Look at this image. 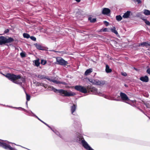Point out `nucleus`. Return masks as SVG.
I'll return each mask as SVG.
<instances>
[{"label":"nucleus","mask_w":150,"mask_h":150,"mask_svg":"<svg viewBox=\"0 0 150 150\" xmlns=\"http://www.w3.org/2000/svg\"><path fill=\"white\" fill-rule=\"evenodd\" d=\"M4 76L9 80L16 84L21 85L25 81V78L20 75L8 73Z\"/></svg>","instance_id":"f257e3e1"},{"label":"nucleus","mask_w":150,"mask_h":150,"mask_svg":"<svg viewBox=\"0 0 150 150\" xmlns=\"http://www.w3.org/2000/svg\"><path fill=\"white\" fill-rule=\"evenodd\" d=\"M52 90L55 93H59L60 95L63 96H70L75 95L76 93L71 91L67 92V91L64 90L62 89H57L54 88H53Z\"/></svg>","instance_id":"f03ea898"},{"label":"nucleus","mask_w":150,"mask_h":150,"mask_svg":"<svg viewBox=\"0 0 150 150\" xmlns=\"http://www.w3.org/2000/svg\"><path fill=\"white\" fill-rule=\"evenodd\" d=\"M14 41V39L11 37H8L7 38L3 36H0V45H1L11 43L13 42Z\"/></svg>","instance_id":"7ed1b4c3"},{"label":"nucleus","mask_w":150,"mask_h":150,"mask_svg":"<svg viewBox=\"0 0 150 150\" xmlns=\"http://www.w3.org/2000/svg\"><path fill=\"white\" fill-rule=\"evenodd\" d=\"M87 92H91L93 94L95 95H98L101 96L102 94L100 93H98L97 91V89L94 87L88 85L87 86Z\"/></svg>","instance_id":"20e7f679"},{"label":"nucleus","mask_w":150,"mask_h":150,"mask_svg":"<svg viewBox=\"0 0 150 150\" xmlns=\"http://www.w3.org/2000/svg\"><path fill=\"white\" fill-rule=\"evenodd\" d=\"M89 81L94 85H103L105 84V81H100L98 80H95L92 79H89Z\"/></svg>","instance_id":"39448f33"},{"label":"nucleus","mask_w":150,"mask_h":150,"mask_svg":"<svg viewBox=\"0 0 150 150\" xmlns=\"http://www.w3.org/2000/svg\"><path fill=\"white\" fill-rule=\"evenodd\" d=\"M74 89L77 91L84 93H86L88 92H87V88H86L80 85L75 86L74 87Z\"/></svg>","instance_id":"423d86ee"},{"label":"nucleus","mask_w":150,"mask_h":150,"mask_svg":"<svg viewBox=\"0 0 150 150\" xmlns=\"http://www.w3.org/2000/svg\"><path fill=\"white\" fill-rule=\"evenodd\" d=\"M0 146L6 149L15 150L14 149L11 147L9 145L3 142H0Z\"/></svg>","instance_id":"0eeeda50"},{"label":"nucleus","mask_w":150,"mask_h":150,"mask_svg":"<svg viewBox=\"0 0 150 150\" xmlns=\"http://www.w3.org/2000/svg\"><path fill=\"white\" fill-rule=\"evenodd\" d=\"M56 60L58 64L65 66L68 64L67 61H65L62 58H57Z\"/></svg>","instance_id":"6e6552de"},{"label":"nucleus","mask_w":150,"mask_h":150,"mask_svg":"<svg viewBox=\"0 0 150 150\" xmlns=\"http://www.w3.org/2000/svg\"><path fill=\"white\" fill-rule=\"evenodd\" d=\"M120 96L122 100L123 101H130L129 99L125 93L121 92L120 93Z\"/></svg>","instance_id":"1a4fd4ad"},{"label":"nucleus","mask_w":150,"mask_h":150,"mask_svg":"<svg viewBox=\"0 0 150 150\" xmlns=\"http://www.w3.org/2000/svg\"><path fill=\"white\" fill-rule=\"evenodd\" d=\"M77 139L79 141H81V143L83 146H84L85 144H87V142L85 140L83 136L81 134H79L77 137Z\"/></svg>","instance_id":"9d476101"},{"label":"nucleus","mask_w":150,"mask_h":150,"mask_svg":"<svg viewBox=\"0 0 150 150\" xmlns=\"http://www.w3.org/2000/svg\"><path fill=\"white\" fill-rule=\"evenodd\" d=\"M36 77L40 79H46L49 81H50V78L48 76L45 75H42L41 74H36L35 75Z\"/></svg>","instance_id":"9b49d317"},{"label":"nucleus","mask_w":150,"mask_h":150,"mask_svg":"<svg viewBox=\"0 0 150 150\" xmlns=\"http://www.w3.org/2000/svg\"><path fill=\"white\" fill-rule=\"evenodd\" d=\"M110 10L109 8H104L103 9L102 13L104 15H108L110 13Z\"/></svg>","instance_id":"f8f14e48"},{"label":"nucleus","mask_w":150,"mask_h":150,"mask_svg":"<svg viewBox=\"0 0 150 150\" xmlns=\"http://www.w3.org/2000/svg\"><path fill=\"white\" fill-rule=\"evenodd\" d=\"M140 46L145 47L146 48H147L149 46H150V43H149L148 42H142L139 44V46Z\"/></svg>","instance_id":"ddd939ff"},{"label":"nucleus","mask_w":150,"mask_h":150,"mask_svg":"<svg viewBox=\"0 0 150 150\" xmlns=\"http://www.w3.org/2000/svg\"><path fill=\"white\" fill-rule=\"evenodd\" d=\"M139 79L141 81L145 82H147L149 81V77L147 76H142Z\"/></svg>","instance_id":"4468645a"},{"label":"nucleus","mask_w":150,"mask_h":150,"mask_svg":"<svg viewBox=\"0 0 150 150\" xmlns=\"http://www.w3.org/2000/svg\"><path fill=\"white\" fill-rule=\"evenodd\" d=\"M36 84V85L37 86H42L44 88H47V85L42 83H40L39 82H36L35 83Z\"/></svg>","instance_id":"2eb2a0df"},{"label":"nucleus","mask_w":150,"mask_h":150,"mask_svg":"<svg viewBox=\"0 0 150 150\" xmlns=\"http://www.w3.org/2000/svg\"><path fill=\"white\" fill-rule=\"evenodd\" d=\"M131 12L130 11H127L123 15L122 17L125 18H128L130 16Z\"/></svg>","instance_id":"dca6fc26"},{"label":"nucleus","mask_w":150,"mask_h":150,"mask_svg":"<svg viewBox=\"0 0 150 150\" xmlns=\"http://www.w3.org/2000/svg\"><path fill=\"white\" fill-rule=\"evenodd\" d=\"M112 70L110 68L108 64L106 65L105 71L107 73H110L112 72Z\"/></svg>","instance_id":"f3484780"},{"label":"nucleus","mask_w":150,"mask_h":150,"mask_svg":"<svg viewBox=\"0 0 150 150\" xmlns=\"http://www.w3.org/2000/svg\"><path fill=\"white\" fill-rule=\"evenodd\" d=\"M76 107V105L75 104H73L71 106V111L72 114L75 111Z\"/></svg>","instance_id":"a211bd4d"},{"label":"nucleus","mask_w":150,"mask_h":150,"mask_svg":"<svg viewBox=\"0 0 150 150\" xmlns=\"http://www.w3.org/2000/svg\"><path fill=\"white\" fill-rule=\"evenodd\" d=\"M84 145L85 146L83 147L87 150H94L87 143L85 144Z\"/></svg>","instance_id":"6ab92c4d"},{"label":"nucleus","mask_w":150,"mask_h":150,"mask_svg":"<svg viewBox=\"0 0 150 150\" xmlns=\"http://www.w3.org/2000/svg\"><path fill=\"white\" fill-rule=\"evenodd\" d=\"M34 45L37 49L40 50H43L42 47L40 45L36 43L34 44Z\"/></svg>","instance_id":"aec40b11"},{"label":"nucleus","mask_w":150,"mask_h":150,"mask_svg":"<svg viewBox=\"0 0 150 150\" xmlns=\"http://www.w3.org/2000/svg\"><path fill=\"white\" fill-rule=\"evenodd\" d=\"M111 30L112 33H114L117 36L119 35L118 32L116 30V28L115 27H114L111 29Z\"/></svg>","instance_id":"412c9836"},{"label":"nucleus","mask_w":150,"mask_h":150,"mask_svg":"<svg viewBox=\"0 0 150 150\" xmlns=\"http://www.w3.org/2000/svg\"><path fill=\"white\" fill-rule=\"evenodd\" d=\"M92 71V69H87L85 72V75L86 76L88 75Z\"/></svg>","instance_id":"4be33fe9"},{"label":"nucleus","mask_w":150,"mask_h":150,"mask_svg":"<svg viewBox=\"0 0 150 150\" xmlns=\"http://www.w3.org/2000/svg\"><path fill=\"white\" fill-rule=\"evenodd\" d=\"M144 14L146 16L150 15V11L148 10L145 9L144 11Z\"/></svg>","instance_id":"5701e85b"},{"label":"nucleus","mask_w":150,"mask_h":150,"mask_svg":"<svg viewBox=\"0 0 150 150\" xmlns=\"http://www.w3.org/2000/svg\"><path fill=\"white\" fill-rule=\"evenodd\" d=\"M116 20L118 21H121L122 18V16L120 15L117 16L116 17Z\"/></svg>","instance_id":"b1692460"},{"label":"nucleus","mask_w":150,"mask_h":150,"mask_svg":"<svg viewBox=\"0 0 150 150\" xmlns=\"http://www.w3.org/2000/svg\"><path fill=\"white\" fill-rule=\"evenodd\" d=\"M88 20H90V22L91 23H95L96 21V18H92L91 17L89 18Z\"/></svg>","instance_id":"393cba45"},{"label":"nucleus","mask_w":150,"mask_h":150,"mask_svg":"<svg viewBox=\"0 0 150 150\" xmlns=\"http://www.w3.org/2000/svg\"><path fill=\"white\" fill-rule=\"evenodd\" d=\"M23 36L24 38H29L30 37V35L27 33H24L23 34Z\"/></svg>","instance_id":"a878e982"},{"label":"nucleus","mask_w":150,"mask_h":150,"mask_svg":"<svg viewBox=\"0 0 150 150\" xmlns=\"http://www.w3.org/2000/svg\"><path fill=\"white\" fill-rule=\"evenodd\" d=\"M35 65L37 67H38L40 64V62L39 61V60H36L35 62Z\"/></svg>","instance_id":"bb28decb"},{"label":"nucleus","mask_w":150,"mask_h":150,"mask_svg":"<svg viewBox=\"0 0 150 150\" xmlns=\"http://www.w3.org/2000/svg\"><path fill=\"white\" fill-rule=\"evenodd\" d=\"M143 20L145 23L147 25L150 26V22L146 19H143Z\"/></svg>","instance_id":"cd10ccee"},{"label":"nucleus","mask_w":150,"mask_h":150,"mask_svg":"<svg viewBox=\"0 0 150 150\" xmlns=\"http://www.w3.org/2000/svg\"><path fill=\"white\" fill-rule=\"evenodd\" d=\"M50 81L54 83H56L57 84H60L61 83V82L60 81H57L55 80L50 79Z\"/></svg>","instance_id":"c85d7f7f"},{"label":"nucleus","mask_w":150,"mask_h":150,"mask_svg":"<svg viewBox=\"0 0 150 150\" xmlns=\"http://www.w3.org/2000/svg\"><path fill=\"white\" fill-rule=\"evenodd\" d=\"M26 93V98L27 101H29L30 100V95L28 94L27 93Z\"/></svg>","instance_id":"c756f323"},{"label":"nucleus","mask_w":150,"mask_h":150,"mask_svg":"<svg viewBox=\"0 0 150 150\" xmlns=\"http://www.w3.org/2000/svg\"><path fill=\"white\" fill-rule=\"evenodd\" d=\"M20 54L22 58L25 57L26 56V54L25 52H21L20 53Z\"/></svg>","instance_id":"7c9ffc66"},{"label":"nucleus","mask_w":150,"mask_h":150,"mask_svg":"<svg viewBox=\"0 0 150 150\" xmlns=\"http://www.w3.org/2000/svg\"><path fill=\"white\" fill-rule=\"evenodd\" d=\"M47 63V61L46 60H44L43 59H42L41 61V64L43 65H45Z\"/></svg>","instance_id":"2f4dec72"},{"label":"nucleus","mask_w":150,"mask_h":150,"mask_svg":"<svg viewBox=\"0 0 150 150\" xmlns=\"http://www.w3.org/2000/svg\"><path fill=\"white\" fill-rule=\"evenodd\" d=\"M100 31L103 32H106L108 31V28H105L103 29H102L100 30Z\"/></svg>","instance_id":"473e14b6"},{"label":"nucleus","mask_w":150,"mask_h":150,"mask_svg":"<svg viewBox=\"0 0 150 150\" xmlns=\"http://www.w3.org/2000/svg\"><path fill=\"white\" fill-rule=\"evenodd\" d=\"M30 38L34 41H35L36 40V38L34 36H32L30 37Z\"/></svg>","instance_id":"72a5a7b5"},{"label":"nucleus","mask_w":150,"mask_h":150,"mask_svg":"<svg viewBox=\"0 0 150 150\" xmlns=\"http://www.w3.org/2000/svg\"><path fill=\"white\" fill-rule=\"evenodd\" d=\"M121 74L122 75L125 76H127V74L125 72H122Z\"/></svg>","instance_id":"f704fd0d"},{"label":"nucleus","mask_w":150,"mask_h":150,"mask_svg":"<svg viewBox=\"0 0 150 150\" xmlns=\"http://www.w3.org/2000/svg\"><path fill=\"white\" fill-rule=\"evenodd\" d=\"M104 23L105 24L106 26H108L109 25V23L106 21L104 22Z\"/></svg>","instance_id":"c9c22d12"},{"label":"nucleus","mask_w":150,"mask_h":150,"mask_svg":"<svg viewBox=\"0 0 150 150\" xmlns=\"http://www.w3.org/2000/svg\"><path fill=\"white\" fill-rule=\"evenodd\" d=\"M135 1V2L136 3L137 2L138 4H140L142 3L141 1Z\"/></svg>","instance_id":"e433bc0d"},{"label":"nucleus","mask_w":150,"mask_h":150,"mask_svg":"<svg viewBox=\"0 0 150 150\" xmlns=\"http://www.w3.org/2000/svg\"><path fill=\"white\" fill-rule=\"evenodd\" d=\"M146 72L147 73L150 74V68H149L147 69V70H146Z\"/></svg>","instance_id":"4c0bfd02"},{"label":"nucleus","mask_w":150,"mask_h":150,"mask_svg":"<svg viewBox=\"0 0 150 150\" xmlns=\"http://www.w3.org/2000/svg\"><path fill=\"white\" fill-rule=\"evenodd\" d=\"M9 30L8 29H6L4 31V33H7L9 32Z\"/></svg>","instance_id":"58836bf2"},{"label":"nucleus","mask_w":150,"mask_h":150,"mask_svg":"<svg viewBox=\"0 0 150 150\" xmlns=\"http://www.w3.org/2000/svg\"><path fill=\"white\" fill-rule=\"evenodd\" d=\"M40 121L41 122L43 123L45 125H47V126L48 127H50V126L47 124H46V123H45L42 120H40Z\"/></svg>","instance_id":"ea45409f"},{"label":"nucleus","mask_w":150,"mask_h":150,"mask_svg":"<svg viewBox=\"0 0 150 150\" xmlns=\"http://www.w3.org/2000/svg\"><path fill=\"white\" fill-rule=\"evenodd\" d=\"M36 118H38L40 121L41 120L40 119H39L37 116H36Z\"/></svg>","instance_id":"a19ab883"},{"label":"nucleus","mask_w":150,"mask_h":150,"mask_svg":"<svg viewBox=\"0 0 150 150\" xmlns=\"http://www.w3.org/2000/svg\"><path fill=\"white\" fill-rule=\"evenodd\" d=\"M17 108V109H18H18H19V108H21V109H22V108H21V107H19V108H16V107H15V108Z\"/></svg>","instance_id":"79ce46f5"},{"label":"nucleus","mask_w":150,"mask_h":150,"mask_svg":"<svg viewBox=\"0 0 150 150\" xmlns=\"http://www.w3.org/2000/svg\"><path fill=\"white\" fill-rule=\"evenodd\" d=\"M77 1V2L79 3V2L81 1Z\"/></svg>","instance_id":"37998d69"},{"label":"nucleus","mask_w":150,"mask_h":150,"mask_svg":"<svg viewBox=\"0 0 150 150\" xmlns=\"http://www.w3.org/2000/svg\"><path fill=\"white\" fill-rule=\"evenodd\" d=\"M125 86H126V85H125Z\"/></svg>","instance_id":"c03bdc74"}]
</instances>
